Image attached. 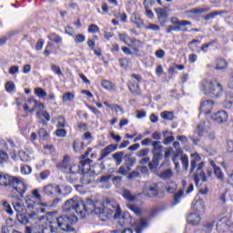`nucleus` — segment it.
Listing matches in <instances>:
<instances>
[{"label": "nucleus", "instance_id": "52", "mask_svg": "<svg viewBox=\"0 0 233 233\" xmlns=\"http://www.w3.org/2000/svg\"><path fill=\"white\" fill-rule=\"evenodd\" d=\"M148 152H150V149L148 147L140 149L137 153V157H147V156H148Z\"/></svg>", "mask_w": 233, "mask_h": 233}, {"label": "nucleus", "instance_id": "55", "mask_svg": "<svg viewBox=\"0 0 233 233\" xmlns=\"http://www.w3.org/2000/svg\"><path fill=\"white\" fill-rule=\"evenodd\" d=\"M33 196H31L32 198H35V199H36V201H43V197L41 196V194H39V189H34L32 191Z\"/></svg>", "mask_w": 233, "mask_h": 233}, {"label": "nucleus", "instance_id": "51", "mask_svg": "<svg viewBox=\"0 0 233 233\" xmlns=\"http://www.w3.org/2000/svg\"><path fill=\"white\" fill-rule=\"evenodd\" d=\"M120 228H125V226L121 228L117 222L116 229L113 230L111 233H132V229L130 228H125L124 230Z\"/></svg>", "mask_w": 233, "mask_h": 233}, {"label": "nucleus", "instance_id": "34", "mask_svg": "<svg viewBox=\"0 0 233 233\" xmlns=\"http://www.w3.org/2000/svg\"><path fill=\"white\" fill-rule=\"evenodd\" d=\"M25 203L29 210H34V208H35V205H37V203H35V198L32 196H27L25 198Z\"/></svg>", "mask_w": 233, "mask_h": 233}, {"label": "nucleus", "instance_id": "59", "mask_svg": "<svg viewBox=\"0 0 233 233\" xmlns=\"http://www.w3.org/2000/svg\"><path fill=\"white\" fill-rule=\"evenodd\" d=\"M176 190H177V184H176V183H171V185L167 187V191L169 194H174V192H176Z\"/></svg>", "mask_w": 233, "mask_h": 233}, {"label": "nucleus", "instance_id": "33", "mask_svg": "<svg viewBox=\"0 0 233 233\" xmlns=\"http://www.w3.org/2000/svg\"><path fill=\"white\" fill-rule=\"evenodd\" d=\"M49 41H52L53 43H56V45H59L63 43V37H61L59 35L56 33H51L47 35Z\"/></svg>", "mask_w": 233, "mask_h": 233}, {"label": "nucleus", "instance_id": "6", "mask_svg": "<svg viewBox=\"0 0 233 233\" xmlns=\"http://www.w3.org/2000/svg\"><path fill=\"white\" fill-rule=\"evenodd\" d=\"M170 22L173 25L167 27V34H170V32H187L188 29L185 26H192V22L188 20H179L177 17H171Z\"/></svg>", "mask_w": 233, "mask_h": 233}, {"label": "nucleus", "instance_id": "32", "mask_svg": "<svg viewBox=\"0 0 233 233\" xmlns=\"http://www.w3.org/2000/svg\"><path fill=\"white\" fill-rule=\"evenodd\" d=\"M123 156H125V152L123 151H119L112 155L114 161H116V167H119V165L123 163Z\"/></svg>", "mask_w": 233, "mask_h": 233}, {"label": "nucleus", "instance_id": "8", "mask_svg": "<svg viewBox=\"0 0 233 233\" xmlns=\"http://www.w3.org/2000/svg\"><path fill=\"white\" fill-rule=\"evenodd\" d=\"M152 154H153V160L152 163L155 165V167H157L159 165V160L163 157V146L161 145L160 141H153L152 142Z\"/></svg>", "mask_w": 233, "mask_h": 233}, {"label": "nucleus", "instance_id": "37", "mask_svg": "<svg viewBox=\"0 0 233 233\" xmlns=\"http://www.w3.org/2000/svg\"><path fill=\"white\" fill-rule=\"evenodd\" d=\"M125 161H127V164L128 167L132 168L134 167V164L136 163V157H132L131 154H126L124 156Z\"/></svg>", "mask_w": 233, "mask_h": 233}, {"label": "nucleus", "instance_id": "64", "mask_svg": "<svg viewBox=\"0 0 233 233\" xmlns=\"http://www.w3.org/2000/svg\"><path fill=\"white\" fill-rule=\"evenodd\" d=\"M226 149L228 152L232 154L233 152V140H228L226 145Z\"/></svg>", "mask_w": 233, "mask_h": 233}, {"label": "nucleus", "instance_id": "36", "mask_svg": "<svg viewBox=\"0 0 233 233\" xmlns=\"http://www.w3.org/2000/svg\"><path fill=\"white\" fill-rule=\"evenodd\" d=\"M130 170H132V167L128 166V164H125L118 168L116 174H120L121 176H127V174H128Z\"/></svg>", "mask_w": 233, "mask_h": 233}, {"label": "nucleus", "instance_id": "46", "mask_svg": "<svg viewBox=\"0 0 233 233\" xmlns=\"http://www.w3.org/2000/svg\"><path fill=\"white\" fill-rule=\"evenodd\" d=\"M177 156H183V150H181V148H178L176 150L175 156L173 157V163H175L176 170H177V168H179V162H177V160L176 159L177 157Z\"/></svg>", "mask_w": 233, "mask_h": 233}, {"label": "nucleus", "instance_id": "42", "mask_svg": "<svg viewBox=\"0 0 233 233\" xmlns=\"http://www.w3.org/2000/svg\"><path fill=\"white\" fill-rule=\"evenodd\" d=\"M8 161V154L3 147H0V165H3V163H6Z\"/></svg>", "mask_w": 233, "mask_h": 233}, {"label": "nucleus", "instance_id": "9", "mask_svg": "<svg viewBox=\"0 0 233 233\" xmlns=\"http://www.w3.org/2000/svg\"><path fill=\"white\" fill-rule=\"evenodd\" d=\"M90 163H92V160L90 158H86L84 160L80 161V165H81V168L83 170V172L88 170L89 172H91V174L93 176H99V174H101L102 172V167L100 165H96L93 167H90Z\"/></svg>", "mask_w": 233, "mask_h": 233}, {"label": "nucleus", "instance_id": "23", "mask_svg": "<svg viewBox=\"0 0 233 233\" xmlns=\"http://www.w3.org/2000/svg\"><path fill=\"white\" fill-rule=\"evenodd\" d=\"M192 208L196 214H198V212H203V210H205V201H203V199L196 200L192 204Z\"/></svg>", "mask_w": 233, "mask_h": 233}, {"label": "nucleus", "instance_id": "28", "mask_svg": "<svg viewBox=\"0 0 233 233\" xmlns=\"http://www.w3.org/2000/svg\"><path fill=\"white\" fill-rule=\"evenodd\" d=\"M207 12H210V7L193 8L189 11H186V14H194L195 15H198L201 14H207Z\"/></svg>", "mask_w": 233, "mask_h": 233}, {"label": "nucleus", "instance_id": "15", "mask_svg": "<svg viewBox=\"0 0 233 233\" xmlns=\"http://www.w3.org/2000/svg\"><path fill=\"white\" fill-rule=\"evenodd\" d=\"M82 170L83 177L80 178V182L82 185H90L92 181L96 178L95 175L92 174V171L86 170L83 171V168H80Z\"/></svg>", "mask_w": 233, "mask_h": 233}, {"label": "nucleus", "instance_id": "58", "mask_svg": "<svg viewBox=\"0 0 233 233\" xmlns=\"http://www.w3.org/2000/svg\"><path fill=\"white\" fill-rule=\"evenodd\" d=\"M15 89V84H14V82H7L5 84L6 92H14Z\"/></svg>", "mask_w": 233, "mask_h": 233}, {"label": "nucleus", "instance_id": "14", "mask_svg": "<svg viewBox=\"0 0 233 233\" xmlns=\"http://www.w3.org/2000/svg\"><path fill=\"white\" fill-rule=\"evenodd\" d=\"M203 167H205V162H199L198 166L197 167V170L195 173V181L198 183L199 179L205 183L207 181V177H205V172H203Z\"/></svg>", "mask_w": 233, "mask_h": 233}, {"label": "nucleus", "instance_id": "19", "mask_svg": "<svg viewBox=\"0 0 233 233\" xmlns=\"http://www.w3.org/2000/svg\"><path fill=\"white\" fill-rule=\"evenodd\" d=\"M47 221L49 225L42 229V233H58L57 228H56V222L52 220L51 217L47 218Z\"/></svg>", "mask_w": 233, "mask_h": 233}, {"label": "nucleus", "instance_id": "13", "mask_svg": "<svg viewBox=\"0 0 233 233\" xmlns=\"http://www.w3.org/2000/svg\"><path fill=\"white\" fill-rule=\"evenodd\" d=\"M155 12L161 26H165V25H167V18L168 17V11H167V8H157L155 9Z\"/></svg>", "mask_w": 233, "mask_h": 233}, {"label": "nucleus", "instance_id": "16", "mask_svg": "<svg viewBox=\"0 0 233 233\" xmlns=\"http://www.w3.org/2000/svg\"><path fill=\"white\" fill-rule=\"evenodd\" d=\"M148 228V219L140 218L138 221L135 222L134 228L137 233H142L145 228Z\"/></svg>", "mask_w": 233, "mask_h": 233}, {"label": "nucleus", "instance_id": "43", "mask_svg": "<svg viewBox=\"0 0 233 233\" xmlns=\"http://www.w3.org/2000/svg\"><path fill=\"white\" fill-rule=\"evenodd\" d=\"M16 218L22 225H28V217H26V215L19 213L16 215Z\"/></svg>", "mask_w": 233, "mask_h": 233}, {"label": "nucleus", "instance_id": "48", "mask_svg": "<svg viewBox=\"0 0 233 233\" xmlns=\"http://www.w3.org/2000/svg\"><path fill=\"white\" fill-rule=\"evenodd\" d=\"M162 119H167L168 121H173L174 119V113L170 111H164L161 113Z\"/></svg>", "mask_w": 233, "mask_h": 233}, {"label": "nucleus", "instance_id": "7", "mask_svg": "<svg viewBox=\"0 0 233 233\" xmlns=\"http://www.w3.org/2000/svg\"><path fill=\"white\" fill-rule=\"evenodd\" d=\"M70 157L66 156L60 164V168L64 174H79L81 172V164L76 165V164H70Z\"/></svg>", "mask_w": 233, "mask_h": 233}, {"label": "nucleus", "instance_id": "22", "mask_svg": "<svg viewBox=\"0 0 233 233\" xmlns=\"http://www.w3.org/2000/svg\"><path fill=\"white\" fill-rule=\"evenodd\" d=\"M201 217H199V214L198 213H191L187 216V223H189V225H193V227H196V225H199Z\"/></svg>", "mask_w": 233, "mask_h": 233}, {"label": "nucleus", "instance_id": "49", "mask_svg": "<svg viewBox=\"0 0 233 233\" xmlns=\"http://www.w3.org/2000/svg\"><path fill=\"white\" fill-rule=\"evenodd\" d=\"M180 161L182 163L184 170H188V156L181 155Z\"/></svg>", "mask_w": 233, "mask_h": 233}, {"label": "nucleus", "instance_id": "17", "mask_svg": "<svg viewBox=\"0 0 233 233\" xmlns=\"http://www.w3.org/2000/svg\"><path fill=\"white\" fill-rule=\"evenodd\" d=\"M214 108V102L212 100H204L200 104V112L202 114H210Z\"/></svg>", "mask_w": 233, "mask_h": 233}, {"label": "nucleus", "instance_id": "3", "mask_svg": "<svg viewBox=\"0 0 233 233\" xmlns=\"http://www.w3.org/2000/svg\"><path fill=\"white\" fill-rule=\"evenodd\" d=\"M0 185L2 187H12L11 198H15V199L25 198V194L28 190L23 180L10 175L0 174Z\"/></svg>", "mask_w": 233, "mask_h": 233}, {"label": "nucleus", "instance_id": "1", "mask_svg": "<svg viewBox=\"0 0 233 233\" xmlns=\"http://www.w3.org/2000/svg\"><path fill=\"white\" fill-rule=\"evenodd\" d=\"M63 212L73 211V216H79L85 218L87 214H94V200L86 198V202L79 197H74L65 202L62 207Z\"/></svg>", "mask_w": 233, "mask_h": 233}, {"label": "nucleus", "instance_id": "56", "mask_svg": "<svg viewBox=\"0 0 233 233\" xmlns=\"http://www.w3.org/2000/svg\"><path fill=\"white\" fill-rule=\"evenodd\" d=\"M3 207L5 210V212H7V214H9L10 216H12V214H14V211L12 210V207H10V204H8V201H4Z\"/></svg>", "mask_w": 233, "mask_h": 233}, {"label": "nucleus", "instance_id": "53", "mask_svg": "<svg viewBox=\"0 0 233 233\" xmlns=\"http://www.w3.org/2000/svg\"><path fill=\"white\" fill-rule=\"evenodd\" d=\"M119 63L122 68H128V66H130V60L127 58H120Z\"/></svg>", "mask_w": 233, "mask_h": 233}, {"label": "nucleus", "instance_id": "57", "mask_svg": "<svg viewBox=\"0 0 233 233\" xmlns=\"http://www.w3.org/2000/svg\"><path fill=\"white\" fill-rule=\"evenodd\" d=\"M68 179L70 183H77L79 177H77V173H69Z\"/></svg>", "mask_w": 233, "mask_h": 233}, {"label": "nucleus", "instance_id": "27", "mask_svg": "<svg viewBox=\"0 0 233 233\" xmlns=\"http://www.w3.org/2000/svg\"><path fill=\"white\" fill-rule=\"evenodd\" d=\"M211 165L213 167L214 174L219 179V181H225V176L223 175V171H221V167L216 166L214 161H211Z\"/></svg>", "mask_w": 233, "mask_h": 233}, {"label": "nucleus", "instance_id": "35", "mask_svg": "<svg viewBox=\"0 0 233 233\" xmlns=\"http://www.w3.org/2000/svg\"><path fill=\"white\" fill-rule=\"evenodd\" d=\"M163 136L165 137L163 143L164 145H170L172 141H174V136H172V132L170 131H164Z\"/></svg>", "mask_w": 233, "mask_h": 233}, {"label": "nucleus", "instance_id": "2", "mask_svg": "<svg viewBox=\"0 0 233 233\" xmlns=\"http://www.w3.org/2000/svg\"><path fill=\"white\" fill-rule=\"evenodd\" d=\"M93 212L99 216L100 218H108L109 216L114 215L115 219H118V226L123 228L127 225V219L124 215L121 216V208H119V204L114 200H110L106 198L104 201L102 208L96 207V201H94V209Z\"/></svg>", "mask_w": 233, "mask_h": 233}, {"label": "nucleus", "instance_id": "50", "mask_svg": "<svg viewBox=\"0 0 233 233\" xmlns=\"http://www.w3.org/2000/svg\"><path fill=\"white\" fill-rule=\"evenodd\" d=\"M27 103H28L29 105H32V103H34L35 108H37V106H38L39 108H41V110H43V109L45 108V105L41 104L39 101H37V100H35V99H34V98H32V97L28 99Z\"/></svg>", "mask_w": 233, "mask_h": 233}, {"label": "nucleus", "instance_id": "31", "mask_svg": "<svg viewBox=\"0 0 233 233\" xmlns=\"http://www.w3.org/2000/svg\"><path fill=\"white\" fill-rule=\"evenodd\" d=\"M160 179H171L174 177V171H172L170 168L163 170L159 175Z\"/></svg>", "mask_w": 233, "mask_h": 233}, {"label": "nucleus", "instance_id": "11", "mask_svg": "<svg viewBox=\"0 0 233 233\" xmlns=\"http://www.w3.org/2000/svg\"><path fill=\"white\" fill-rule=\"evenodd\" d=\"M211 119L218 125H223L228 121V113L225 110H220L212 115Z\"/></svg>", "mask_w": 233, "mask_h": 233}, {"label": "nucleus", "instance_id": "4", "mask_svg": "<svg viewBox=\"0 0 233 233\" xmlns=\"http://www.w3.org/2000/svg\"><path fill=\"white\" fill-rule=\"evenodd\" d=\"M53 223H56V228L60 232H74L72 225L77 223V215H61L59 217H51Z\"/></svg>", "mask_w": 233, "mask_h": 233}, {"label": "nucleus", "instance_id": "12", "mask_svg": "<svg viewBox=\"0 0 233 233\" xmlns=\"http://www.w3.org/2000/svg\"><path fill=\"white\" fill-rule=\"evenodd\" d=\"M56 192H57V194H59V196H61V194H63V190H61V187H59V185L48 184L43 187V193L46 196H54V194H56Z\"/></svg>", "mask_w": 233, "mask_h": 233}, {"label": "nucleus", "instance_id": "40", "mask_svg": "<svg viewBox=\"0 0 233 233\" xmlns=\"http://www.w3.org/2000/svg\"><path fill=\"white\" fill-rule=\"evenodd\" d=\"M131 21L137 26V28H141V26H143V20H141L139 15L136 14L132 15Z\"/></svg>", "mask_w": 233, "mask_h": 233}, {"label": "nucleus", "instance_id": "38", "mask_svg": "<svg viewBox=\"0 0 233 233\" xmlns=\"http://www.w3.org/2000/svg\"><path fill=\"white\" fill-rule=\"evenodd\" d=\"M222 14H228L227 11H215L212 13L208 14L204 19L205 21H209V19H214L216 15H221Z\"/></svg>", "mask_w": 233, "mask_h": 233}, {"label": "nucleus", "instance_id": "41", "mask_svg": "<svg viewBox=\"0 0 233 233\" xmlns=\"http://www.w3.org/2000/svg\"><path fill=\"white\" fill-rule=\"evenodd\" d=\"M122 196L127 201H135L136 200V196L132 195V193L128 189H124Z\"/></svg>", "mask_w": 233, "mask_h": 233}, {"label": "nucleus", "instance_id": "20", "mask_svg": "<svg viewBox=\"0 0 233 233\" xmlns=\"http://www.w3.org/2000/svg\"><path fill=\"white\" fill-rule=\"evenodd\" d=\"M15 201L12 202V205L14 207V209L17 214H21L22 212L25 211V204L21 201H23V198L21 199H17L15 198H13Z\"/></svg>", "mask_w": 233, "mask_h": 233}, {"label": "nucleus", "instance_id": "47", "mask_svg": "<svg viewBox=\"0 0 233 233\" xmlns=\"http://www.w3.org/2000/svg\"><path fill=\"white\" fill-rule=\"evenodd\" d=\"M18 157L24 163H27L28 161H30V156L23 150L18 152Z\"/></svg>", "mask_w": 233, "mask_h": 233}, {"label": "nucleus", "instance_id": "62", "mask_svg": "<svg viewBox=\"0 0 233 233\" xmlns=\"http://www.w3.org/2000/svg\"><path fill=\"white\" fill-rule=\"evenodd\" d=\"M51 70H53L56 76H63V72L61 71V68L58 66L52 65Z\"/></svg>", "mask_w": 233, "mask_h": 233}, {"label": "nucleus", "instance_id": "26", "mask_svg": "<svg viewBox=\"0 0 233 233\" xmlns=\"http://www.w3.org/2000/svg\"><path fill=\"white\" fill-rule=\"evenodd\" d=\"M128 88L134 96H141V89L139 88V84H137V82H130Z\"/></svg>", "mask_w": 233, "mask_h": 233}, {"label": "nucleus", "instance_id": "60", "mask_svg": "<svg viewBox=\"0 0 233 233\" xmlns=\"http://www.w3.org/2000/svg\"><path fill=\"white\" fill-rule=\"evenodd\" d=\"M86 37L83 34H79L75 37V43H85Z\"/></svg>", "mask_w": 233, "mask_h": 233}, {"label": "nucleus", "instance_id": "29", "mask_svg": "<svg viewBox=\"0 0 233 233\" xmlns=\"http://www.w3.org/2000/svg\"><path fill=\"white\" fill-rule=\"evenodd\" d=\"M228 66V64L227 63V60L223 58H218L216 60V70H227Z\"/></svg>", "mask_w": 233, "mask_h": 233}, {"label": "nucleus", "instance_id": "25", "mask_svg": "<svg viewBox=\"0 0 233 233\" xmlns=\"http://www.w3.org/2000/svg\"><path fill=\"white\" fill-rule=\"evenodd\" d=\"M201 161V157H199L198 154L194 153L191 155V167H190V173H194V170H196L197 167H198V163Z\"/></svg>", "mask_w": 233, "mask_h": 233}, {"label": "nucleus", "instance_id": "54", "mask_svg": "<svg viewBox=\"0 0 233 233\" xmlns=\"http://www.w3.org/2000/svg\"><path fill=\"white\" fill-rule=\"evenodd\" d=\"M72 99H74V94H72V93H66V94L63 95L62 101L64 103H68V101H72Z\"/></svg>", "mask_w": 233, "mask_h": 233}, {"label": "nucleus", "instance_id": "61", "mask_svg": "<svg viewBox=\"0 0 233 233\" xmlns=\"http://www.w3.org/2000/svg\"><path fill=\"white\" fill-rule=\"evenodd\" d=\"M88 32L90 34H96V32H99V27L96 24H91L88 27Z\"/></svg>", "mask_w": 233, "mask_h": 233}, {"label": "nucleus", "instance_id": "45", "mask_svg": "<svg viewBox=\"0 0 233 233\" xmlns=\"http://www.w3.org/2000/svg\"><path fill=\"white\" fill-rule=\"evenodd\" d=\"M35 96H37V97H39V99H43V98L46 97V96H47L46 91H45L41 87L35 88Z\"/></svg>", "mask_w": 233, "mask_h": 233}, {"label": "nucleus", "instance_id": "18", "mask_svg": "<svg viewBox=\"0 0 233 233\" xmlns=\"http://www.w3.org/2000/svg\"><path fill=\"white\" fill-rule=\"evenodd\" d=\"M185 188H187V181H182V189H179L178 192H177L174 195V202L173 205H179L181 203V198H183L185 194Z\"/></svg>", "mask_w": 233, "mask_h": 233}, {"label": "nucleus", "instance_id": "44", "mask_svg": "<svg viewBox=\"0 0 233 233\" xmlns=\"http://www.w3.org/2000/svg\"><path fill=\"white\" fill-rule=\"evenodd\" d=\"M195 133L198 134V136L199 137H203V135L205 134V122H201V123L198 126V127H197Z\"/></svg>", "mask_w": 233, "mask_h": 233}, {"label": "nucleus", "instance_id": "10", "mask_svg": "<svg viewBox=\"0 0 233 233\" xmlns=\"http://www.w3.org/2000/svg\"><path fill=\"white\" fill-rule=\"evenodd\" d=\"M143 194L147 198H156L159 194V184L147 183L144 187Z\"/></svg>", "mask_w": 233, "mask_h": 233}, {"label": "nucleus", "instance_id": "21", "mask_svg": "<svg viewBox=\"0 0 233 233\" xmlns=\"http://www.w3.org/2000/svg\"><path fill=\"white\" fill-rule=\"evenodd\" d=\"M116 150H117V144H111L101 150V157H108V156H110V154Z\"/></svg>", "mask_w": 233, "mask_h": 233}, {"label": "nucleus", "instance_id": "5", "mask_svg": "<svg viewBox=\"0 0 233 233\" xmlns=\"http://www.w3.org/2000/svg\"><path fill=\"white\" fill-rule=\"evenodd\" d=\"M200 90L208 97H211V99H218V97L223 96V86L218 80H203L200 84Z\"/></svg>", "mask_w": 233, "mask_h": 233}, {"label": "nucleus", "instance_id": "30", "mask_svg": "<svg viewBox=\"0 0 233 233\" xmlns=\"http://www.w3.org/2000/svg\"><path fill=\"white\" fill-rule=\"evenodd\" d=\"M127 207L133 214H136V216H141L143 214V209L137 207L136 204L127 203Z\"/></svg>", "mask_w": 233, "mask_h": 233}, {"label": "nucleus", "instance_id": "39", "mask_svg": "<svg viewBox=\"0 0 233 233\" xmlns=\"http://www.w3.org/2000/svg\"><path fill=\"white\" fill-rule=\"evenodd\" d=\"M101 85L106 90H116V85L108 80H102Z\"/></svg>", "mask_w": 233, "mask_h": 233}, {"label": "nucleus", "instance_id": "24", "mask_svg": "<svg viewBox=\"0 0 233 233\" xmlns=\"http://www.w3.org/2000/svg\"><path fill=\"white\" fill-rule=\"evenodd\" d=\"M228 227V218H222L219 219V221L217 223V230L218 232H225V229Z\"/></svg>", "mask_w": 233, "mask_h": 233}, {"label": "nucleus", "instance_id": "63", "mask_svg": "<svg viewBox=\"0 0 233 233\" xmlns=\"http://www.w3.org/2000/svg\"><path fill=\"white\" fill-rule=\"evenodd\" d=\"M56 135L57 136V137H66V130L58 128L56 131Z\"/></svg>", "mask_w": 233, "mask_h": 233}]
</instances>
